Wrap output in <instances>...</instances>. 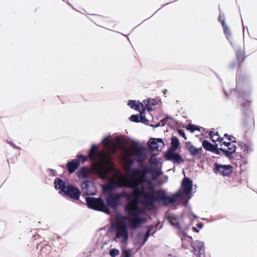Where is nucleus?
<instances>
[{"mask_svg": "<svg viewBox=\"0 0 257 257\" xmlns=\"http://www.w3.org/2000/svg\"><path fill=\"white\" fill-rule=\"evenodd\" d=\"M131 147L135 148V155L137 157L136 162L139 163V167L141 170L134 168L133 174L125 176L122 180V186L132 188L133 189L132 196L134 199L130 201L125 206V211L127 212L128 216L125 217L124 219L130 222L131 226L136 228L144 222V219L141 217V211L138 206V199L142 198V203L150 209H154L155 202L161 204L164 206H168L174 204L180 197L179 192L172 194L170 197L166 195V191L161 189L155 192L152 191H146L144 186L139 187L146 181V175L151 172V168L145 166L144 162L146 157L143 148L139 146L137 142H133Z\"/></svg>", "mask_w": 257, "mask_h": 257, "instance_id": "obj_1", "label": "nucleus"}, {"mask_svg": "<svg viewBox=\"0 0 257 257\" xmlns=\"http://www.w3.org/2000/svg\"><path fill=\"white\" fill-rule=\"evenodd\" d=\"M99 157L101 162L93 163L92 165V170L99 178L105 179L107 178L113 167L112 158L110 153H106L103 151H100Z\"/></svg>", "mask_w": 257, "mask_h": 257, "instance_id": "obj_2", "label": "nucleus"}, {"mask_svg": "<svg viewBox=\"0 0 257 257\" xmlns=\"http://www.w3.org/2000/svg\"><path fill=\"white\" fill-rule=\"evenodd\" d=\"M112 189L111 185H106L103 188L104 191V199L106 201V205L107 207L113 209H116L120 204L121 199L123 198H129L130 195L124 192L116 193L111 191Z\"/></svg>", "mask_w": 257, "mask_h": 257, "instance_id": "obj_3", "label": "nucleus"}, {"mask_svg": "<svg viewBox=\"0 0 257 257\" xmlns=\"http://www.w3.org/2000/svg\"><path fill=\"white\" fill-rule=\"evenodd\" d=\"M86 201L89 208L103 212L108 214L110 213L109 209L106 205L103 199L101 197H86Z\"/></svg>", "mask_w": 257, "mask_h": 257, "instance_id": "obj_4", "label": "nucleus"}, {"mask_svg": "<svg viewBox=\"0 0 257 257\" xmlns=\"http://www.w3.org/2000/svg\"><path fill=\"white\" fill-rule=\"evenodd\" d=\"M182 240L183 241L182 246L185 248H188V245L186 246L185 245L186 241H187L188 243L191 244L193 248L192 252L196 257H200L201 254L204 253V246L202 242L199 240L193 241L192 237L190 236H185V238H182Z\"/></svg>", "mask_w": 257, "mask_h": 257, "instance_id": "obj_5", "label": "nucleus"}, {"mask_svg": "<svg viewBox=\"0 0 257 257\" xmlns=\"http://www.w3.org/2000/svg\"><path fill=\"white\" fill-rule=\"evenodd\" d=\"M115 237L122 243L127 242L128 239V232L126 225L123 221H119L115 224Z\"/></svg>", "mask_w": 257, "mask_h": 257, "instance_id": "obj_6", "label": "nucleus"}, {"mask_svg": "<svg viewBox=\"0 0 257 257\" xmlns=\"http://www.w3.org/2000/svg\"><path fill=\"white\" fill-rule=\"evenodd\" d=\"M213 171L216 174H219V175L223 176H229L233 172L232 167L231 165H223L215 163Z\"/></svg>", "mask_w": 257, "mask_h": 257, "instance_id": "obj_7", "label": "nucleus"}, {"mask_svg": "<svg viewBox=\"0 0 257 257\" xmlns=\"http://www.w3.org/2000/svg\"><path fill=\"white\" fill-rule=\"evenodd\" d=\"M63 195L68 196L71 199L78 200L81 195V191L78 188L72 185H68L63 192Z\"/></svg>", "mask_w": 257, "mask_h": 257, "instance_id": "obj_8", "label": "nucleus"}, {"mask_svg": "<svg viewBox=\"0 0 257 257\" xmlns=\"http://www.w3.org/2000/svg\"><path fill=\"white\" fill-rule=\"evenodd\" d=\"M236 55V63H232L230 67L231 68H234L237 65H238V68L237 69H239L241 70V65L244 62V60H245L246 56L245 55V52L244 50L243 49H238L236 51L235 53Z\"/></svg>", "mask_w": 257, "mask_h": 257, "instance_id": "obj_9", "label": "nucleus"}, {"mask_svg": "<svg viewBox=\"0 0 257 257\" xmlns=\"http://www.w3.org/2000/svg\"><path fill=\"white\" fill-rule=\"evenodd\" d=\"M175 152L176 151H167L165 155V157L167 160L171 161L175 164H180L184 162V160L182 156Z\"/></svg>", "mask_w": 257, "mask_h": 257, "instance_id": "obj_10", "label": "nucleus"}, {"mask_svg": "<svg viewBox=\"0 0 257 257\" xmlns=\"http://www.w3.org/2000/svg\"><path fill=\"white\" fill-rule=\"evenodd\" d=\"M148 145L150 148L153 151H161L164 147L165 144L162 139L151 138L149 140Z\"/></svg>", "mask_w": 257, "mask_h": 257, "instance_id": "obj_11", "label": "nucleus"}, {"mask_svg": "<svg viewBox=\"0 0 257 257\" xmlns=\"http://www.w3.org/2000/svg\"><path fill=\"white\" fill-rule=\"evenodd\" d=\"M219 143L221 144V146L222 145H224L225 146L228 148L227 150L222 148H220V150L222 152V153L225 156L229 158H230L232 156V154L234 153L236 151V146L234 144H232L231 142H223V141H222V143Z\"/></svg>", "mask_w": 257, "mask_h": 257, "instance_id": "obj_12", "label": "nucleus"}, {"mask_svg": "<svg viewBox=\"0 0 257 257\" xmlns=\"http://www.w3.org/2000/svg\"><path fill=\"white\" fill-rule=\"evenodd\" d=\"M122 162V168L124 171L127 173L130 176L131 174H133V170L134 168L133 167L135 163L134 160L132 159H121Z\"/></svg>", "mask_w": 257, "mask_h": 257, "instance_id": "obj_13", "label": "nucleus"}, {"mask_svg": "<svg viewBox=\"0 0 257 257\" xmlns=\"http://www.w3.org/2000/svg\"><path fill=\"white\" fill-rule=\"evenodd\" d=\"M186 149L192 157L201 156L202 152L201 147L197 148L191 142H187L186 144Z\"/></svg>", "mask_w": 257, "mask_h": 257, "instance_id": "obj_14", "label": "nucleus"}, {"mask_svg": "<svg viewBox=\"0 0 257 257\" xmlns=\"http://www.w3.org/2000/svg\"><path fill=\"white\" fill-rule=\"evenodd\" d=\"M127 105L132 108L136 110H140V113H144L146 110V106L139 101L137 100H128Z\"/></svg>", "mask_w": 257, "mask_h": 257, "instance_id": "obj_15", "label": "nucleus"}, {"mask_svg": "<svg viewBox=\"0 0 257 257\" xmlns=\"http://www.w3.org/2000/svg\"><path fill=\"white\" fill-rule=\"evenodd\" d=\"M183 192L186 195H189L192 189V181L187 177H185L182 182Z\"/></svg>", "mask_w": 257, "mask_h": 257, "instance_id": "obj_16", "label": "nucleus"}, {"mask_svg": "<svg viewBox=\"0 0 257 257\" xmlns=\"http://www.w3.org/2000/svg\"><path fill=\"white\" fill-rule=\"evenodd\" d=\"M91 172L95 174L92 169L90 170L87 167H82L77 172V176L80 179H86L90 176Z\"/></svg>", "mask_w": 257, "mask_h": 257, "instance_id": "obj_17", "label": "nucleus"}, {"mask_svg": "<svg viewBox=\"0 0 257 257\" xmlns=\"http://www.w3.org/2000/svg\"><path fill=\"white\" fill-rule=\"evenodd\" d=\"M66 166L69 173L72 174L80 166V160L79 159L72 160L68 163Z\"/></svg>", "mask_w": 257, "mask_h": 257, "instance_id": "obj_18", "label": "nucleus"}, {"mask_svg": "<svg viewBox=\"0 0 257 257\" xmlns=\"http://www.w3.org/2000/svg\"><path fill=\"white\" fill-rule=\"evenodd\" d=\"M55 187L56 189L60 190L61 193L64 192L67 186L66 185V182L62 179L60 178H56L54 181Z\"/></svg>", "mask_w": 257, "mask_h": 257, "instance_id": "obj_19", "label": "nucleus"}, {"mask_svg": "<svg viewBox=\"0 0 257 257\" xmlns=\"http://www.w3.org/2000/svg\"><path fill=\"white\" fill-rule=\"evenodd\" d=\"M168 220L174 227L177 229L180 228L179 219L177 216L174 214L170 215L168 216Z\"/></svg>", "mask_w": 257, "mask_h": 257, "instance_id": "obj_20", "label": "nucleus"}, {"mask_svg": "<svg viewBox=\"0 0 257 257\" xmlns=\"http://www.w3.org/2000/svg\"><path fill=\"white\" fill-rule=\"evenodd\" d=\"M100 151H98V147L96 145H93L91 147L88 153V157L91 160H94L96 159V156H99Z\"/></svg>", "mask_w": 257, "mask_h": 257, "instance_id": "obj_21", "label": "nucleus"}, {"mask_svg": "<svg viewBox=\"0 0 257 257\" xmlns=\"http://www.w3.org/2000/svg\"><path fill=\"white\" fill-rule=\"evenodd\" d=\"M209 135L213 142H218L219 143L223 141V138L220 137L218 132L214 133L213 131H210Z\"/></svg>", "mask_w": 257, "mask_h": 257, "instance_id": "obj_22", "label": "nucleus"}, {"mask_svg": "<svg viewBox=\"0 0 257 257\" xmlns=\"http://www.w3.org/2000/svg\"><path fill=\"white\" fill-rule=\"evenodd\" d=\"M171 148H169L168 151H176L179 146V141L176 137H173L171 138Z\"/></svg>", "mask_w": 257, "mask_h": 257, "instance_id": "obj_23", "label": "nucleus"}, {"mask_svg": "<svg viewBox=\"0 0 257 257\" xmlns=\"http://www.w3.org/2000/svg\"><path fill=\"white\" fill-rule=\"evenodd\" d=\"M95 17V23L98 25L99 24H105L108 22V19L99 15H93Z\"/></svg>", "mask_w": 257, "mask_h": 257, "instance_id": "obj_24", "label": "nucleus"}, {"mask_svg": "<svg viewBox=\"0 0 257 257\" xmlns=\"http://www.w3.org/2000/svg\"><path fill=\"white\" fill-rule=\"evenodd\" d=\"M202 144L203 147L206 151H210V152H212L213 148L215 146V145L212 144L211 143H210L208 141H207L206 140H204L202 142Z\"/></svg>", "mask_w": 257, "mask_h": 257, "instance_id": "obj_25", "label": "nucleus"}, {"mask_svg": "<svg viewBox=\"0 0 257 257\" xmlns=\"http://www.w3.org/2000/svg\"><path fill=\"white\" fill-rule=\"evenodd\" d=\"M121 148L123 150V156L122 157L121 159H131V157L133 155L131 151L127 148L121 147Z\"/></svg>", "mask_w": 257, "mask_h": 257, "instance_id": "obj_26", "label": "nucleus"}, {"mask_svg": "<svg viewBox=\"0 0 257 257\" xmlns=\"http://www.w3.org/2000/svg\"><path fill=\"white\" fill-rule=\"evenodd\" d=\"M81 187L83 192L86 195H90L92 193L89 191V184L88 181H84L81 184Z\"/></svg>", "mask_w": 257, "mask_h": 257, "instance_id": "obj_27", "label": "nucleus"}, {"mask_svg": "<svg viewBox=\"0 0 257 257\" xmlns=\"http://www.w3.org/2000/svg\"><path fill=\"white\" fill-rule=\"evenodd\" d=\"M119 146L118 143H112L108 148L109 150V153H110V154H116L117 152L118 149L119 148Z\"/></svg>", "mask_w": 257, "mask_h": 257, "instance_id": "obj_28", "label": "nucleus"}, {"mask_svg": "<svg viewBox=\"0 0 257 257\" xmlns=\"http://www.w3.org/2000/svg\"><path fill=\"white\" fill-rule=\"evenodd\" d=\"M239 146H240L241 149L242 150L244 155L249 153V152L252 150L249 146L244 143H240Z\"/></svg>", "mask_w": 257, "mask_h": 257, "instance_id": "obj_29", "label": "nucleus"}, {"mask_svg": "<svg viewBox=\"0 0 257 257\" xmlns=\"http://www.w3.org/2000/svg\"><path fill=\"white\" fill-rule=\"evenodd\" d=\"M222 27L224 34L225 35L227 39H229L231 36V33L229 28L226 25V24L223 25Z\"/></svg>", "mask_w": 257, "mask_h": 257, "instance_id": "obj_30", "label": "nucleus"}, {"mask_svg": "<svg viewBox=\"0 0 257 257\" xmlns=\"http://www.w3.org/2000/svg\"><path fill=\"white\" fill-rule=\"evenodd\" d=\"M186 128L191 133H194L195 131H200V128L199 127L191 124H187Z\"/></svg>", "mask_w": 257, "mask_h": 257, "instance_id": "obj_31", "label": "nucleus"}, {"mask_svg": "<svg viewBox=\"0 0 257 257\" xmlns=\"http://www.w3.org/2000/svg\"><path fill=\"white\" fill-rule=\"evenodd\" d=\"M119 254V251L117 249L112 248L109 250V254L112 257H115Z\"/></svg>", "mask_w": 257, "mask_h": 257, "instance_id": "obj_32", "label": "nucleus"}, {"mask_svg": "<svg viewBox=\"0 0 257 257\" xmlns=\"http://www.w3.org/2000/svg\"><path fill=\"white\" fill-rule=\"evenodd\" d=\"M150 232H151V228H150V227H149L148 228V230L147 231V232H146V234L144 237V241L142 243V245H144L145 243V242L147 241L148 238L150 236Z\"/></svg>", "mask_w": 257, "mask_h": 257, "instance_id": "obj_33", "label": "nucleus"}, {"mask_svg": "<svg viewBox=\"0 0 257 257\" xmlns=\"http://www.w3.org/2000/svg\"><path fill=\"white\" fill-rule=\"evenodd\" d=\"M140 119V115L138 114H133L130 117V119L131 121L139 122Z\"/></svg>", "mask_w": 257, "mask_h": 257, "instance_id": "obj_34", "label": "nucleus"}, {"mask_svg": "<svg viewBox=\"0 0 257 257\" xmlns=\"http://www.w3.org/2000/svg\"><path fill=\"white\" fill-rule=\"evenodd\" d=\"M143 114L140 113L139 122H141L142 123H147L148 122V120L146 118L145 115H143Z\"/></svg>", "mask_w": 257, "mask_h": 257, "instance_id": "obj_35", "label": "nucleus"}, {"mask_svg": "<svg viewBox=\"0 0 257 257\" xmlns=\"http://www.w3.org/2000/svg\"><path fill=\"white\" fill-rule=\"evenodd\" d=\"M111 143H112V142H110L109 140H108L107 139H105L103 141V144L104 147L107 149L108 148V147H109Z\"/></svg>", "mask_w": 257, "mask_h": 257, "instance_id": "obj_36", "label": "nucleus"}, {"mask_svg": "<svg viewBox=\"0 0 257 257\" xmlns=\"http://www.w3.org/2000/svg\"><path fill=\"white\" fill-rule=\"evenodd\" d=\"M77 157L78 158L77 159L80 160V162L81 161L83 163H84L87 159V157L82 155H78L77 156Z\"/></svg>", "mask_w": 257, "mask_h": 257, "instance_id": "obj_37", "label": "nucleus"}, {"mask_svg": "<svg viewBox=\"0 0 257 257\" xmlns=\"http://www.w3.org/2000/svg\"><path fill=\"white\" fill-rule=\"evenodd\" d=\"M224 137L227 139L228 141L231 142L232 141V143H236L235 140H232V139H235V138L227 134H224Z\"/></svg>", "mask_w": 257, "mask_h": 257, "instance_id": "obj_38", "label": "nucleus"}, {"mask_svg": "<svg viewBox=\"0 0 257 257\" xmlns=\"http://www.w3.org/2000/svg\"><path fill=\"white\" fill-rule=\"evenodd\" d=\"M218 20L221 23L222 26L226 24L225 23V19L224 16H222L220 14L218 18Z\"/></svg>", "mask_w": 257, "mask_h": 257, "instance_id": "obj_39", "label": "nucleus"}, {"mask_svg": "<svg viewBox=\"0 0 257 257\" xmlns=\"http://www.w3.org/2000/svg\"><path fill=\"white\" fill-rule=\"evenodd\" d=\"M220 149H218L217 148V145H215V146L214 147V148H213V149L211 152H212L216 155H219L220 154Z\"/></svg>", "mask_w": 257, "mask_h": 257, "instance_id": "obj_40", "label": "nucleus"}, {"mask_svg": "<svg viewBox=\"0 0 257 257\" xmlns=\"http://www.w3.org/2000/svg\"><path fill=\"white\" fill-rule=\"evenodd\" d=\"M178 134L181 136H182L183 138H184L185 140L187 139V137L186 136V135H185V132L184 130H179L178 131Z\"/></svg>", "mask_w": 257, "mask_h": 257, "instance_id": "obj_41", "label": "nucleus"}, {"mask_svg": "<svg viewBox=\"0 0 257 257\" xmlns=\"http://www.w3.org/2000/svg\"><path fill=\"white\" fill-rule=\"evenodd\" d=\"M48 250L49 252L50 251V246L47 244L45 246H44L43 247H42L41 249V252H44V250Z\"/></svg>", "mask_w": 257, "mask_h": 257, "instance_id": "obj_42", "label": "nucleus"}, {"mask_svg": "<svg viewBox=\"0 0 257 257\" xmlns=\"http://www.w3.org/2000/svg\"><path fill=\"white\" fill-rule=\"evenodd\" d=\"M149 103H150V101H148V104H146V107L148 110H151V108H150L149 106Z\"/></svg>", "mask_w": 257, "mask_h": 257, "instance_id": "obj_43", "label": "nucleus"}, {"mask_svg": "<svg viewBox=\"0 0 257 257\" xmlns=\"http://www.w3.org/2000/svg\"><path fill=\"white\" fill-rule=\"evenodd\" d=\"M198 226L199 227V228H202L203 227V224L202 223H199V224H198Z\"/></svg>", "mask_w": 257, "mask_h": 257, "instance_id": "obj_44", "label": "nucleus"}, {"mask_svg": "<svg viewBox=\"0 0 257 257\" xmlns=\"http://www.w3.org/2000/svg\"><path fill=\"white\" fill-rule=\"evenodd\" d=\"M193 229H194V231H195L196 232H198V230L195 228V227H193Z\"/></svg>", "mask_w": 257, "mask_h": 257, "instance_id": "obj_45", "label": "nucleus"}, {"mask_svg": "<svg viewBox=\"0 0 257 257\" xmlns=\"http://www.w3.org/2000/svg\"><path fill=\"white\" fill-rule=\"evenodd\" d=\"M189 243H188V242L187 241H185V245L186 246L187 245H189Z\"/></svg>", "mask_w": 257, "mask_h": 257, "instance_id": "obj_46", "label": "nucleus"}, {"mask_svg": "<svg viewBox=\"0 0 257 257\" xmlns=\"http://www.w3.org/2000/svg\"><path fill=\"white\" fill-rule=\"evenodd\" d=\"M117 140L118 141H120V139L119 138H117Z\"/></svg>", "mask_w": 257, "mask_h": 257, "instance_id": "obj_47", "label": "nucleus"}, {"mask_svg": "<svg viewBox=\"0 0 257 257\" xmlns=\"http://www.w3.org/2000/svg\"><path fill=\"white\" fill-rule=\"evenodd\" d=\"M151 182H149L148 183V185H151Z\"/></svg>", "mask_w": 257, "mask_h": 257, "instance_id": "obj_48", "label": "nucleus"}]
</instances>
